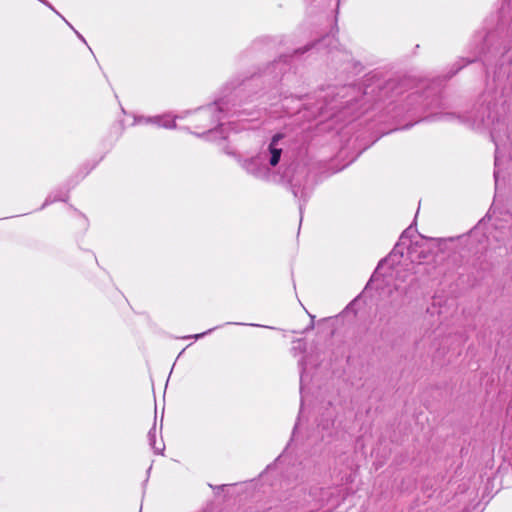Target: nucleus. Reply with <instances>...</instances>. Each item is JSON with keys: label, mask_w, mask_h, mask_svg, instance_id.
<instances>
[{"label": "nucleus", "mask_w": 512, "mask_h": 512, "mask_svg": "<svg viewBox=\"0 0 512 512\" xmlns=\"http://www.w3.org/2000/svg\"><path fill=\"white\" fill-rule=\"evenodd\" d=\"M285 147L284 136L275 134L256 157L244 160L241 166L250 175L270 181L275 178L273 169L280 164Z\"/></svg>", "instance_id": "nucleus-1"}, {"label": "nucleus", "mask_w": 512, "mask_h": 512, "mask_svg": "<svg viewBox=\"0 0 512 512\" xmlns=\"http://www.w3.org/2000/svg\"><path fill=\"white\" fill-rule=\"evenodd\" d=\"M396 257L397 256L393 254L381 262L376 269L374 277L376 278L382 275L388 278H395V288L398 290L401 288V284L407 281L411 273L410 270L403 265L394 266Z\"/></svg>", "instance_id": "nucleus-2"}, {"label": "nucleus", "mask_w": 512, "mask_h": 512, "mask_svg": "<svg viewBox=\"0 0 512 512\" xmlns=\"http://www.w3.org/2000/svg\"><path fill=\"white\" fill-rule=\"evenodd\" d=\"M174 118L170 115H163V116H156L153 118H138L136 121L137 123H153L163 128H173L174 125Z\"/></svg>", "instance_id": "nucleus-3"}, {"label": "nucleus", "mask_w": 512, "mask_h": 512, "mask_svg": "<svg viewBox=\"0 0 512 512\" xmlns=\"http://www.w3.org/2000/svg\"><path fill=\"white\" fill-rule=\"evenodd\" d=\"M155 437H156V428L153 427L148 433V440H149L150 446L154 449V451L158 454H162V452L164 451V444L162 441L157 443Z\"/></svg>", "instance_id": "nucleus-4"}, {"label": "nucleus", "mask_w": 512, "mask_h": 512, "mask_svg": "<svg viewBox=\"0 0 512 512\" xmlns=\"http://www.w3.org/2000/svg\"><path fill=\"white\" fill-rule=\"evenodd\" d=\"M220 111V108L217 104L211 105L208 108L202 110L199 113L200 118L211 117V125L218 121V117H215V114Z\"/></svg>", "instance_id": "nucleus-5"}, {"label": "nucleus", "mask_w": 512, "mask_h": 512, "mask_svg": "<svg viewBox=\"0 0 512 512\" xmlns=\"http://www.w3.org/2000/svg\"><path fill=\"white\" fill-rule=\"evenodd\" d=\"M213 329H210L208 330L207 332H204V333H200V334H195L193 336H190L191 338H194V339H199L201 337H203L204 335H206L207 333L211 332Z\"/></svg>", "instance_id": "nucleus-6"}, {"label": "nucleus", "mask_w": 512, "mask_h": 512, "mask_svg": "<svg viewBox=\"0 0 512 512\" xmlns=\"http://www.w3.org/2000/svg\"><path fill=\"white\" fill-rule=\"evenodd\" d=\"M75 33L77 34V36H78L82 41H84V42H85V39L83 38V36H82L80 33H78L77 31H75Z\"/></svg>", "instance_id": "nucleus-7"}]
</instances>
